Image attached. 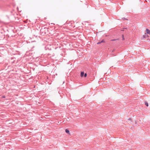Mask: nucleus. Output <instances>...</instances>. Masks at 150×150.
I'll use <instances>...</instances> for the list:
<instances>
[{"label": "nucleus", "mask_w": 150, "mask_h": 150, "mask_svg": "<svg viewBox=\"0 0 150 150\" xmlns=\"http://www.w3.org/2000/svg\"><path fill=\"white\" fill-rule=\"evenodd\" d=\"M146 33L149 34H150V30H149L148 29H146Z\"/></svg>", "instance_id": "nucleus-1"}, {"label": "nucleus", "mask_w": 150, "mask_h": 150, "mask_svg": "<svg viewBox=\"0 0 150 150\" xmlns=\"http://www.w3.org/2000/svg\"><path fill=\"white\" fill-rule=\"evenodd\" d=\"M65 132L67 133H68V134H69L70 133L68 129H65Z\"/></svg>", "instance_id": "nucleus-2"}, {"label": "nucleus", "mask_w": 150, "mask_h": 150, "mask_svg": "<svg viewBox=\"0 0 150 150\" xmlns=\"http://www.w3.org/2000/svg\"><path fill=\"white\" fill-rule=\"evenodd\" d=\"M84 73L83 72H81V76L83 77L84 75Z\"/></svg>", "instance_id": "nucleus-3"}, {"label": "nucleus", "mask_w": 150, "mask_h": 150, "mask_svg": "<svg viewBox=\"0 0 150 150\" xmlns=\"http://www.w3.org/2000/svg\"><path fill=\"white\" fill-rule=\"evenodd\" d=\"M104 42V40H102L101 41V42H98V43H97V44H100V43H102V42Z\"/></svg>", "instance_id": "nucleus-4"}, {"label": "nucleus", "mask_w": 150, "mask_h": 150, "mask_svg": "<svg viewBox=\"0 0 150 150\" xmlns=\"http://www.w3.org/2000/svg\"><path fill=\"white\" fill-rule=\"evenodd\" d=\"M145 105L147 106H148V103L147 102H145Z\"/></svg>", "instance_id": "nucleus-5"}, {"label": "nucleus", "mask_w": 150, "mask_h": 150, "mask_svg": "<svg viewBox=\"0 0 150 150\" xmlns=\"http://www.w3.org/2000/svg\"><path fill=\"white\" fill-rule=\"evenodd\" d=\"M87 76V74L86 73H85V74H84V76L85 77H86Z\"/></svg>", "instance_id": "nucleus-6"}, {"label": "nucleus", "mask_w": 150, "mask_h": 150, "mask_svg": "<svg viewBox=\"0 0 150 150\" xmlns=\"http://www.w3.org/2000/svg\"><path fill=\"white\" fill-rule=\"evenodd\" d=\"M122 38H123V40H124V35H122Z\"/></svg>", "instance_id": "nucleus-7"}, {"label": "nucleus", "mask_w": 150, "mask_h": 150, "mask_svg": "<svg viewBox=\"0 0 150 150\" xmlns=\"http://www.w3.org/2000/svg\"><path fill=\"white\" fill-rule=\"evenodd\" d=\"M2 98H5V96H2Z\"/></svg>", "instance_id": "nucleus-8"}]
</instances>
